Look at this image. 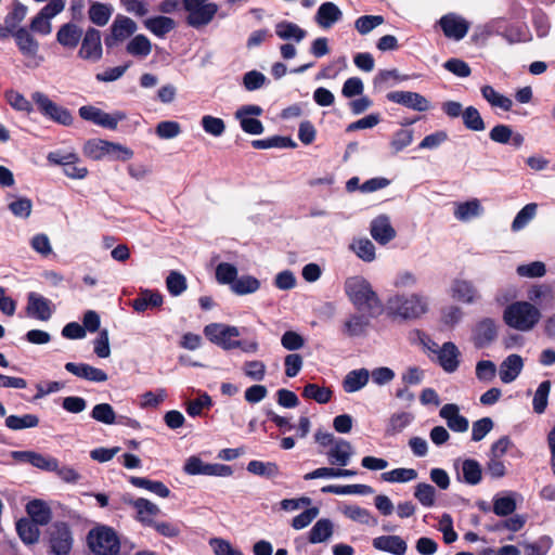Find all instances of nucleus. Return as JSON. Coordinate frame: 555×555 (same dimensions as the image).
<instances>
[{"label": "nucleus", "instance_id": "f257e3e1", "mask_svg": "<svg viewBox=\"0 0 555 555\" xmlns=\"http://www.w3.org/2000/svg\"><path fill=\"white\" fill-rule=\"evenodd\" d=\"M345 293L358 311L377 318L383 312V302L372 285L362 276H351L345 282Z\"/></svg>", "mask_w": 555, "mask_h": 555}, {"label": "nucleus", "instance_id": "f03ea898", "mask_svg": "<svg viewBox=\"0 0 555 555\" xmlns=\"http://www.w3.org/2000/svg\"><path fill=\"white\" fill-rule=\"evenodd\" d=\"M540 310L529 301H515L503 311V321L512 328L531 331L540 321Z\"/></svg>", "mask_w": 555, "mask_h": 555}, {"label": "nucleus", "instance_id": "7ed1b4c3", "mask_svg": "<svg viewBox=\"0 0 555 555\" xmlns=\"http://www.w3.org/2000/svg\"><path fill=\"white\" fill-rule=\"evenodd\" d=\"M428 310L426 298L417 294L395 295L387 300V311L392 318L402 320H415Z\"/></svg>", "mask_w": 555, "mask_h": 555}, {"label": "nucleus", "instance_id": "20e7f679", "mask_svg": "<svg viewBox=\"0 0 555 555\" xmlns=\"http://www.w3.org/2000/svg\"><path fill=\"white\" fill-rule=\"evenodd\" d=\"M141 525L153 528L158 534L166 538L179 535L180 529L173 522L160 520L156 517L162 514L159 507L150 500L141 498Z\"/></svg>", "mask_w": 555, "mask_h": 555}, {"label": "nucleus", "instance_id": "39448f33", "mask_svg": "<svg viewBox=\"0 0 555 555\" xmlns=\"http://www.w3.org/2000/svg\"><path fill=\"white\" fill-rule=\"evenodd\" d=\"M87 542L90 550L96 555H116L120 548L116 532L106 526H99L90 530Z\"/></svg>", "mask_w": 555, "mask_h": 555}, {"label": "nucleus", "instance_id": "423d86ee", "mask_svg": "<svg viewBox=\"0 0 555 555\" xmlns=\"http://www.w3.org/2000/svg\"><path fill=\"white\" fill-rule=\"evenodd\" d=\"M182 10L188 13L186 24L198 29L214 20L218 5L209 0H182Z\"/></svg>", "mask_w": 555, "mask_h": 555}, {"label": "nucleus", "instance_id": "0eeeda50", "mask_svg": "<svg viewBox=\"0 0 555 555\" xmlns=\"http://www.w3.org/2000/svg\"><path fill=\"white\" fill-rule=\"evenodd\" d=\"M83 151L92 159L109 156L113 159L128 160L133 155V152L126 146L101 139L89 140L85 144Z\"/></svg>", "mask_w": 555, "mask_h": 555}, {"label": "nucleus", "instance_id": "6e6552de", "mask_svg": "<svg viewBox=\"0 0 555 555\" xmlns=\"http://www.w3.org/2000/svg\"><path fill=\"white\" fill-rule=\"evenodd\" d=\"M31 98L37 105L38 111L44 117L63 126H69L73 124V116L70 112L50 100L47 94L37 91L33 93Z\"/></svg>", "mask_w": 555, "mask_h": 555}, {"label": "nucleus", "instance_id": "1a4fd4ad", "mask_svg": "<svg viewBox=\"0 0 555 555\" xmlns=\"http://www.w3.org/2000/svg\"><path fill=\"white\" fill-rule=\"evenodd\" d=\"M204 334L211 343L224 350L241 348L240 340H232L231 337L240 336L237 327L221 323H210L204 327Z\"/></svg>", "mask_w": 555, "mask_h": 555}, {"label": "nucleus", "instance_id": "9d476101", "mask_svg": "<svg viewBox=\"0 0 555 555\" xmlns=\"http://www.w3.org/2000/svg\"><path fill=\"white\" fill-rule=\"evenodd\" d=\"M48 538L51 552L55 555H67L73 546V537L66 522L57 521L52 524L48 530Z\"/></svg>", "mask_w": 555, "mask_h": 555}, {"label": "nucleus", "instance_id": "9b49d317", "mask_svg": "<svg viewBox=\"0 0 555 555\" xmlns=\"http://www.w3.org/2000/svg\"><path fill=\"white\" fill-rule=\"evenodd\" d=\"M137 30V24L130 17L117 15L111 25V33L105 37L104 43L111 49L125 41Z\"/></svg>", "mask_w": 555, "mask_h": 555}, {"label": "nucleus", "instance_id": "f8f14e48", "mask_svg": "<svg viewBox=\"0 0 555 555\" xmlns=\"http://www.w3.org/2000/svg\"><path fill=\"white\" fill-rule=\"evenodd\" d=\"M387 100L401 104L408 108L426 112L430 107L429 101L422 94L412 91H391L386 95Z\"/></svg>", "mask_w": 555, "mask_h": 555}, {"label": "nucleus", "instance_id": "ddd939ff", "mask_svg": "<svg viewBox=\"0 0 555 555\" xmlns=\"http://www.w3.org/2000/svg\"><path fill=\"white\" fill-rule=\"evenodd\" d=\"M498 337V326L493 319L480 320L473 330V343L477 349L490 346Z\"/></svg>", "mask_w": 555, "mask_h": 555}, {"label": "nucleus", "instance_id": "4468645a", "mask_svg": "<svg viewBox=\"0 0 555 555\" xmlns=\"http://www.w3.org/2000/svg\"><path fill=\"white\" fill-rule=\"evenodd\" d=\"M78 55L83 60L98 61L102 56L101 33L90 27L87 29Z\"/></svg>", "mask_w": 555, "mask_h": 555}, {"label": "nucleus", "instance_id": "2eb2a0df", "mask_svg": "<svg viewBox=\"0 0 555 555\" xmlns=\"http://www.w3.org/2000/svg\"><path fill=\"white\" fill-rule=\"evenodd\" d=\"M51 306L52 304L49 299L37 293L31 292L27 296V314L37 320H50L53 313V309Z\"/></svg>", "mask_w": 555, "mask_h": 555}, {"label": "nucleus", "instance_id": "dca6fc26", "mask_svg": "<svg viewBox=\"0 0 555 555\" xmlns=\"http://www.w3.org/2000/svg\"><path fill=\"white\" fill-rule=\"evenodd\" d=\"M370 233L380 245H386L396 237V230L386 215H380L371 221Z\"/></svg>", "mask_w": 555, "mask_h": 555}, {"label": "nucleus", "instance_id": "f3484780", "mask_svg": "<svg viewBox=\"0 0 555 555\" xmlns=\"http://www.w3.org/2000/svg\"><path fill=\"white\" fill-rule=\"evenodd\" d=\"M439 24L444 36L455 40L463 39L469 29L468 23L464 18L454 14H447L442 16Z\"/></svg>", "mask_w": 555, "mask_h": 555}, {"label": "nucleus", "instance_id": "a211bd4d", "mask_svg": "<svg viewBox=\"0 0 555 555\" xmlns=\"http://www.w3.org/2000/svg\"><path fill=\"white\" fill-rule=\"evenodd\" d=\"M64 367L73 375L89 382L104 383L108 379L107 374L103 370L87 363L67 362Z\"/></svg>", "mask_w": 555, "mask_h": 555}, {"label": "nucleus", "instance_id": "6ab92c4d", "mask_svg": "<svg viewBox=\"0 0 555 555\" xmlns=\"http://www.w3.org/2000/svg\"><path fill=\"white\" fill-rule=\"evenodd\" d=\"M13 456L46 472H53L57 468V459L34 451H16Z\"/></svg>", "mask_w": 555, "mask_h": 555}, {"label": "nucleus", "instance_id": "aec40b11", "mask_svg": "<svg viewBox=\"0 0 555 555\" xmlns=\"http://www.w3.org/2000/svg\"><path fill=\"white\" fill-rule=\"evenodd\" d=\"M461 352L452 341L444 343L438 352V362L447 373L455 372L460 366Z\"/></svg>", "mask_w": 555, "mask_h": 555}, {"label": "nucleus", "instance_id": "412c9836", "mask_svg": "<svg viewBox=\"0 0 555 555\" xmlns=\"http://www.w3.org/2000/svg\"><path fill=\"white\" fill-rule=\"evenodd\" d=\"M372 544L376 550L395 555H404L408 548L406 542L399 535H380L374 538Z\"/></svg>", "mask_w": 555, "mask_h": 555}, {"label": "nucleus", "instance_id": "4be33fe9", "mask_svg": "<svg viewBox=\"0 0 555 555\" xmlns=\"http://www.w3.org/2000/svg\"><path fill=\"white\" fill-rule=\"evenodd\" d=\"M524 367L522 358L519 354H509L500 365V378L504 384L514 382Z\"/></svg>", "mask_w": 555, "mask_h": 555}, {"label": "nucleus", "instance_id": "5701e85b", "mask_svg": "<svg viewBox=\"0 0 555 555\" xmlns=\"http://www.w3.org/2000/svg\"><path fill=\"white\" fill-rule=\"evenodd\" d=\"M82 36V29L75 23H66L56 33L57 42L68 49H75Z\"/></svg>", "mask_w": 555, "mask_h": 555}, {"label": "nucleus", "instance_id": "b1692460", "mask_svg": "<svg viewBox=\"0 0 555 555\" xmlns=\"http://www.w3.org/2000/svg\"><path fill=\"white\" fill-rule=\"evenodd\" d=\"M26 512L33 522L38 526L48 525L52 518L50 506L42 500H33L26 505Z\"/></svg>", "mask_w": 555, "mask_h": 555}, {"label": "nucleus", "instance_id": "393cba45", "mask_svg": "<svg viewBox=\"0 0 555 555\" xmlns=\"http://www.w3.org/2000/svg\"><path fill=\"white\" fill-rule=\"evenodd\" d=\"M343 16L340 9L333 2L322 3L315 14V21L322 28H330Z\"/></svg>", "mask_w": 555, "mask_h": 555}, {"label": "nucleus", "instance_id": "a878e982", "mask_svg": "<svg viewBox=\"0 0 555 555\" xmlns=\"http://www.w3.org/2000/svg\"><path fill=\"white\" fill-rule=\"evenodd\" d=\"M144 27L158 38H164L176 28V22L171 17L158 15L143 21Z\"/></svg>", "mask_w": 555, "mask_h": 555}, {"label": "nucleus", "instance_id": "bb28decb", "mask_svg": "<svg viewBox=\"0 0 555 555\" xmlns=\"http://www.w3.org/2000/svg\"><path fill=\"white\" fill-rule=\"evenodd\" d=\"M14 38L21 53L27 57H34L39 50L38 41L29 34V31L21 27L14 33Z\"/></svg>", "mask_w": 555, "mask_h": 555}, {"label": "nucleus", "instance_id": "cd10ccee", "mask_svg": "<svg viewBox=\"0 0 555 555\" xmlns=\"http://www.w3.org/2000/svg\"><path fill=\"white\" fill-rule=\"evenodd\" d=\"M352 454V447L349 441L339 439L335 446L327 452L331 464H337L345 467L348 465Z\"/></svg>", "mask_w": 555, "mask_h": 555}, {"label": "nucleus", "instance_id": "c85d7f7f", "mask_svg": "<svg viewBox=\"0 0 555 555\" xmlns=\"http://www.w3.org/2000/svg\"><path fill=\"white\" fill-rule=\"evenodd\" d=\"M343 514L350 520L361 525L374 527L378 524L377 518L374 517L367 508L361 507L357 504L345 505Z\"/></svg>", "mask_w": 555, "mask_h": 555}, {"label": "nucleus", "instance_id": "c756f323", "mask_svg": "<svg viewBox=\"0 0 555 555\" xmlns=\"http://www.w3.org/2000/svg\"><path fill=\"white\" fill-rule=\"evenodd\" d=\"M371 317L365 312V314H352L348 320L344 323L343 332L349 337L361 336L365 333L367 326L370 325Z\"/></svg>", "mask_w": 555, "mask_h": 555}, {"label": "nucleus", "instance_id": "7c9ffc66", "mask_svg": "<svg viewBox=\"0 0 555 555\" xmlns=\"http://www.w3.org/2000/svg\"><path fill=\"white\" fill-rule=\"evenodd\" d=\"M370 378V373L366 369L350 371L344 382L343 387L346 392H356L363 388Z\"/></svg>", "mask_w": 555, "mask_h": 555}, {"label": "nucleus", "instance_id": "2f4dec72", "mask_svg": "<svg viewBox=\"0 0 555 555\" xmlns=\"http://www.w3.org/2000/svg\"><path fill=\"white\" fill-rule=\"evenodd\" d=\"M482 98L492 106V107H500L505 112L511 111L513 106V101L496 92L494 88L490 85H485L480 89Z\"/></svg>", "mask_w": 555, "mask_h": 555}, {"label": "nucleus", "instance_id": "473e14b6", "mask_svg": "<svg viewBox=\"0 0 555 555\" xmlns=\"http://www.w3.org/2000/svg\"><path fill=\"white\" fill-rule=\"evenodd\" d=\"M91 417L100 423H103L105 425H113L117 423V416L113 409V406L109 403H99L95 404L91 411ZM126 417L120 416L118 423L125 424L122 420Z\"/></svg>", "mask_w": 555, "mask_h": 555}, {"label": "nucleus", "instance_id": "72a5a7b5", "mask_svg": "<svg viewBox=\"0 0 555 555\" xmlns=\"http://www.w3.org/2000/svg\"><path fill=\"white\" fill-rule=\"evenodd\" d=\"M113 11L114 9L111 4L95 1L91 3L88 14L93 24L96 26H105L108 23Z\"/></svg>", "mask_w": 555, "mask_h": 555}, {"label": "nucleus", "instance_id": "f704fd0d", "mask_svg": "<svg viewBox=\"0 0 555 555\" xmlns=\"http://www.w3.org/2000/svg\"><path fill=\"white\" fill-rule=\"evenodd\" d=\"M275 34L283 40L294 39L296 42H300L306 37V30L300 28L297 24L282 21L275 26Z\"/></svg>", "mask_w": 555, "mask_h": 555}, {"label": "nucleus", "instance_id": "c9c22d12", "mask_svg": "<svg viewBox=\"0 0 555 555\" xmlns=\"http://www.w3.org/2000/svg\"><path fill=\"white\" fill-rule=\"evenodd\" d=\"M333 534V524L327 518L319 519L309 531V542L322 543Z\"/></svg>", "mask_w": 555, "mask_h": 555}, {"label": "nucleus", "instance_id": "e433bc0d", "mask_svg": "<svg viewBox=\"0 0 555 555\" xmlns=\"http://www.w3.org/2000/svg\"><path fill=\"white\" fill-rule=\"evenodd\" d=\"M16 531L25 544H34L38 542L40 534L38 525L28 518H22L16 522Z\"/></svg>", "mask_w": 555, "mask_h": 555}, {"label": "nucleus", "instance_id": "4c0bfd02", "mask_svg": "<svg viewBox=\"0 0 555 555\" xmlns=\"http://www.w3.org/2000/svg\"><path fill=\"white\" fill-rule=\"evenodd\" d=\"M301 396L320 404H325L332 400L333 391L330 387H321L318 384L309 383L304 387Z\"/></svg>", "mask_w": 555, "mask_h": 555}, {"label": "nucleus", "instance_id": "58836bf2", "mask_svg": "<svg viewBox=\"0 0 555 555\" xmlns=\"http://www.w3.org/2000/svg\"><path fill=\"white\" fill-rule=\"evenodd\" d=\"M321 491L323 493H334V494H372L374 492L373 488L367 485H328L324 486Z\"/></svg>", "mask_w": 555, "mask_h": 555}, {"label": "nucleus", "instance_id": "ea45409f", "mask_svg": "<svg viewBox=\"0 0 555 555\" xmlns=\"http://www.w3.org/2000/svg\"><path fill=\"white\" fill-rule=\"evenodd\" d=\"M247 470L250 474L266 477V478H274L278 477L281 472L280 467L274 462H262L258 460H253L247 464Z\"/></svg>", "mask_w": 555, "mask_h": 555}, {"label": "nucleus", "instance_id": "a19ab883", "mask_svg": "<svg viewBox=\"0 0 555 555\" xmlns=\"http://www.w3.org/2000/svg\"><path fill=\"white\" fill-rule=\"evenodd\" d=\"M39 425V417L35 414L9 415L5 418V426L11 430L34 428Z\"/></svg>", "mask_w": 555, "mask_h": 555}, {"label": "nucleus", "instance_id": "79ce46f5", "mask_svg": "<svg viewBox=\"0 0 555 555\" xmlns=\"http://www.w3.org/2000/svg\"><path fill=\"white\" fill-rule=\"evenodd\" d=\"M462 473L464 482L475 486L482 479V469L478 461L467 459L462 464Z\"/></svg>", "mask_w": 555, "mask_h": 555}, {"label": "nucleus", "instance_id": "37998d69", "mask_svg": "<svg viewBox=\"0 0 555 555\" xmlns=\"http://www.w3.org/2000/svg\"><path fill=\"white\" fill-rule=\"evenodd\" d=\"M463 125L466 129L480 132L486 129V124L475 106H467L462 114Z\"/></svg>", "mask_w": 555, "mask_h": 555}, {"label": "nucleus", "instance_id": "c03bdc74", "mask_svg": "<svg viewBox=\"0 0 555 555\" xmlns=\"http://www.w3.org/2000/svg\"><path fill=\"white\" fill-rule=\"evenodd\" d=\"M165 282L168 293L173 297L182 295L188 288L186 278L179 271H170Z\"/></svg>", "mask_w": 555, "mask_h": 555}, {"label": "nucleus", "instance_id": "a18cd8bd", "mask_svg": "<svg viewBox=\"0 0 555 555\" xmlns=\"http://www.w3.org/2000/svg\"><path fill=\"white\" fill-rule=\"evenodd\" d=\"M260 288V282L258 279L251 275H242L236 278L231 289L236 295H247L257 292Z\"/></svg>", "mask_w": 555, "mask_h": 555}, {"label": "nucleus", "instance_id": "49530a36", "mask_svg": "<svg viewBox=\"0 0 555 555\" xmlns=\"http://www.w3.org/2000/svg\"><path fill=\"white\" fill-rule=\"evenodd\" d=\"M253 147L257 150H266L272 147L286 149L294 147L296 144L293 142L291 138L274 135L267 139L254 140L251 142Z\"/></svg>", "mask_w": 555, "mask_h": 555}, {"label": "nucleus", "instance_id": "de8ad7c7", "mask_svg": "<svg viewBox=\"0 0 555 555\" xmlns=\"http://www.w3.org/2000/svg\"><path fill=\"white\" fill-rule=\"evenodd\" d=\"M452 291L453 297L460 301L470 304L475 300L476 289L470 282L455 281Z\"/></svg>", "mask_w": 555, "mask_h": 555}, {"label": "nucleus", "instance_id": "09e8293b", "mask_svg": "<svg viewBox=\"0 0 555 555\" xmlns=\"http://www.w3.org/2000/svg\"><path fill=\"white\" fill-rule=\"evenodd\" d=\"M538 205L530 203L524 206L516 215L512 222V230L517 232L524 229L535 216Z\"/></svg>", "mask_w": 555, "mask_h": 555}, {"label": "nucleus", "instance_id": "8fccbe9b", "mask_svg": "<svg viewBox=\"0 0 555 555\" xmlns=\"http://www.w3.org/2000/svg\"><path fill=\"white\" fill-rule=\"evenodd\" d=\"M551 386H552L551 380H543L538 386V389L535 390V393H534V397L532 400L533 411L535 413L542 414L546 410L547 398H548V395L551 391Z\"/></svg>", "mask_w": 555, "mask_h": 555}, {"label": "nucleus", "instance_id": "3c124183", "mask_svg": "<svg viewBox=\"0 0 555 555\" xmlns=\"http://www.w3.org/2000/svg\"><path fill=\"white\" fill-rule=\"evenodd\" d=\"M380 477L387 482H408L417 478V472L414 468H395L383 473Z\"/></svg>", "mask_w": 555, "mask_h": 555}, {"label": "nucleus", "instance_id": "603ef678", "mask_svg": "<svg viewBox=\"0 0 555 555\" xmlns=\"http://www.w3.org/2000/svg\"><path fill=\"white\" fill-rule=\"evenodd\" d=\"M351 249L365 262L375 259V246L369 238H359L351 244Z\"/></svg>", "mask_w": 555, "mask_h": 555}, {"label": "nucleus", "instance_id": "864d4df0", "mask_svg": "<svg viewBox=\"0 0 555 555\" xmlns=\"http://www.w3.org/2000/svg\"><path fill=\"white\" fill-rule=\"evenodd\" d=\"M164 296L158 289H141V312L146 309H159Z\"/></svg>", "mask_w": 555, "mask_h": 555}, {"label": "nucleus", "instance_id": "5fc2aeb1", "mask_svg": "<svg viewBox=\"0 0 555 555\" xmlns=\"http://www.w3.org/2000/svg\"><path fill=\"white\" fill-rule=\"evenodd\" d=\"M414 496L425 507H431L436 502L435 488L426 482H420L415 487Z\"/></svg>", "mask_w": 555, "mask_h": 555}, {"label": "nucleus", "instance_id": "6e6d98bb", "mask_svg": "<svg viewBox=\"0 0 555 555\" xmlns=\"http://www.w3.org/2000/svg\"><path fill=\"white\" fill-rule=\"evenodd\" d=\"M237 278V268L229 262H220L216 268V280L219 284H228L232 287Z\"/></svg>", "mask_w": 555, "mask_h": 555}, {"label": "nucleus", "instance_id": "4d7b16f0", "mask_svg": "<svg viewBox=\"0 0 555 555\" xmlns=\"http://www.w3.org/2000/svg\"><path fill=\"white\" fill-rule=\"evenodd\" d=\"M516 509V501L513 496H494L492 511L495 515L505 517L512 515Z\"/></svg>", "mask_w": 555, "mask_h": 555}, {"label": "nucleus", "instance_id": "13d9d810", "mask_svg": "<svg viewBox=\"0 0 555 555\" xmlns=\"http://www.w3.org/2000/svg\"><path fill=\"white\" fill-rule=\"evenodd\" d=\"M413 142V130L399 129L393 133L390 146L393 153L397 154L408 147Z\"/></svg>", "mask_w": 555, "mask_h": 555}, {"label": "nucleus", "instance_id": "bf43d9fd", "mask_svg": "<svg viewBox=\"0 0 555 555\" xmlns=\"http://www.w3.org/2000/svg\"><path fill=\"white\" fill-rule=\"evenodd\" d=\"M383 23L384 17L382 15H362L357 18L354 27L361 35H366Z\"/></svg>", "mask_w": 555, "mask_h": 555}, {"label": "nucleus", "instance_id": "052dcab7", "mask_svg": "<svg viewBox=\"0 0 555 555\" xmlns=\"http://www.w3.org/2000/svg\"><path fill=\"white\" fill-rule=\"evenodd\" d=\"M516 272L521 278H542L546 273V267L542 261H533L527 264H519Z\"/></svg>", "mask_w": 555, "mask_h": 555}, {"label": "nucleus", "instance_id": "680f3d73", "mask_svg": "<svg viewBox=\"0 0 555 555\" xmlns=\"http://www.w3.org/2000/svg\"><path fill=\"white\" fill-rule=\"evenodd\" d=\"M201 125L205 132L220 137L223 134L225 130V124L223 119L219 117H214L211 115H205L202 117Z\"/></svg>", "mask_w": 555, "mask_h": 555}, {"label": "nucleus", "instance_id": "e2e57ef3", "mask_svg": "<svg viewBox=\"0 0 555 555\" xmlns=\"http://www.w3.org/2000/svg\"><path fill=\"white\" fill-rule=\"evenodd\" d=\"M155 132L160 139H172L180 134L181 126L178 121L165 120L157 124Z\"/></svg>", "mask_w": 555, "mask_h": 555}, {"label": "nucleus", "instance_id": "0e129e2a", "mask_svg": "<svg viewBox=\"0 0 555 555\" xmlns=\"http://www.w3.org/2000/svg\"><path fill=\"white\" fill-rule=\"evenodd\" d=\"M209 545L215 555H244L241 550L233 547L229 541L221 538L210 539Z\"/></svg>", "mask_w": 555, "mask_h": 555}, {"label": "nucleus", "instance_id": "69168bd1", "mask_svg": "<svg viewBox=\"0 0 555 555\" xmlns=\"http://www.w3.org/2000/svg\"><path fill=\"white\" fill-rule=\"evenodd\" d=\"M443 67L453 75L461 78L468 77L472 74L469 65L465 61L456 57L449 59L443 64Z\"/></svg>", "mask_w": 555, "mask_h": 555}, {"label": "nucleus", "instance_id": "338daca9", "mask_svg": "<svg viewBox=\"0 0 555 555\" xmlns=\"http://www.w3.org/2000/svg\"><path fill=\"white\" fill-rule=\"evenodd\" d=\"M243 371L247 377L253 380L260 382L266 375V365L262 361L253 360L244 363Z\"/></svg>", "mask_w": 555, "mask_h": 555}, {"label": "nucleus", "instance_id": "774afa93", "mask_svg": "<svg viewBox=\"0 0 555 555\" xmlns=\"http://www.w3.org/2000/svg\"><path fill=\"white\" fill-rule=\"evenodd\" d=\"M489 138L495 143L508 144L513 138V129L511 126L499 124L490 130Z\"/></svg>", "mask_w": 555, "mask_h": 555}]
</instances>
